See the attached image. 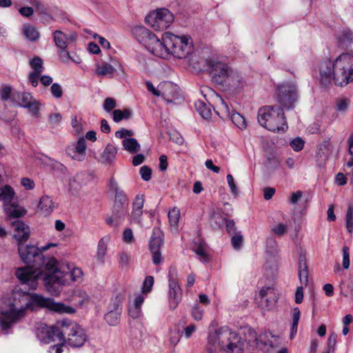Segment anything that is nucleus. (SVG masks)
I'll return each instance as SVG.
<instances>
[{"label": "nucleus", "instance_id": "obj_1", "mask_svg": "<svg viewBox=\"0 0 353 353\" xmlns=\"http://www.w3.org/2000/svg\"><path fill=\"white\" fill-rule=\"evenodd\" d=\"M0 301V328L4 334L11 333L13 326L20 321L28 310L46 307L58 313L73 314L75 310L61 303L54 302L52 299L46 298L36 293H28L23 290L14 291L13 301L2 305Z\"/></svg>", "mask_w": 353, "mask_h": 353}, {"label": "nucleus", "instance_id": "obj_2", "mask_svg": "<svg viewBox=\"0 0 353 353\" xmlns=\"http://www.w3.org/2000/svg\"><path fill=\"white\" fill-rule=\"evenodd\" d=\"M321 81L329 83L332 80L337 86H345L351 81L353 75V55L349 52L340 54L332 63L325 60L319 65Z\"/></svg>", "mask_w": 353, "mask_h": 353}, {"label": "nucleus", "instance_id": "obj_3", "mask_svg": "<svg viewBox=\"0 0 353 353\" xmlns=\"http://www.w3.org/2000/svg\"><path fill=\"white\" fill-rule=\"evenodd\" d=\"M18 252L21 261L27 266L18 268L16 276L22 285L27 286L29 290H35L38 285V279L41 276L37 267L41 260L42 254L39 253L38 247L24 244L19 245Z\"/></svg>", "mask_w": 353, "mask_h": 353}, {"label": "nucleus", "instance_id": "obj_4", "mask_svg": "<svg viewBox=\"0 0 353 353\" xmlns=\"http://www.w3.org/2000/svg\"><path fill=\"white\" fill-rule=\"evenodd\" d=\"M41 272L47 290L52 295L59 294L62 286L68 283V279L63 270L58 269V262L54 257H44L41 255V260L37 267Z\"/></svg>", "mask_w": 353, "mask_h": 353}, {"label": "nucleus", "instance_id": "obj_5", "mask_svg": "<svg viewBox=\"0 0 353 353\" xmlns=\"http://www.w3.org/2000/svg\"><path fill=\"white\" fill-rule=\"evenodd\" d=\"M208 343L227 353H241L243 343L240 336L229 327H216L212 323L209 328Z\"/></svg>", "mask_w": 353, "mask_h": 353}, {"label": "nucleus", "instance_id": "obj_6", "mask_svg": "<svg viewBox=\"0 0 353 353\" xmlns=\"http://www.w3.org/2000/svg\"><path fill=\"white\" fill-rule=\"evenodd\" d=\"M259 124L274 132H285L288 126L282 108L278 106L265 105L258 111Z\"/></svg>", "mask_w": 353, "mask_h": 353}, {"label": "nucleus", "instance_id": "obj_7", "mask_svg": "<svg viewBox=\"0 0 353 353\" xmlns=\"http://www.w3.org/2000/svg\"><path fill=\"white\" fill-rule=\"evenodd\" d=\"M135 33L139 35V41L143 44L149 52L159 58H170V52L165 43V32L163 34L161 39L144 27L137 28Z\"/></svg>", "mask_w": 353, "mask_h": 353}, {"label": "nucleus", "instance_id": "obj_8", "mask_svg": "<svg viewBox=\"0 0 353 353\" xmlns=\"http://www.w3.org/2000/svg\"><path fill=\"white\" fill-rule=\"evenodd\" d=\"M165 43L168 46L170 57L173 56L177 59H184L192 52V41L188 35L179 36L166 32Z\"/></svg>", "mask_w": 353, "mask_h": 353}, {"label": "nucleus", "instance_id": "obj_9", "mask_svg": "<svg viewBox=\"0 0 353 353\" xmlns=\"http://www.w3.org/2000/svg\"><path fill=\"white\" fill-rule=\"evenodd\" d=\"M58 325H61L64 342H65V335H68L67 341L70 346L80 347L86 341L85 333L78 324L63 319L58 321Z\"/></svg>", "mask_w": 353, "mask_h": 353}, {"label": "nucleus", "instance_id": "obj_10", "mask_svg": "<svg viewBox=\"0 0 353 353\" xmlns=\"http://www.w3.org/2000/svg\"><path fill=\"white\" fill-rule=\"evenodd\" d=\"M146 23L155 30H163L174 21L173 14L166 8L157 9L145 17Z\"/></svg>", "mask_w": 353, "mask_h": 353}, {"label": "nucleus", "instance_id": "obj_11", "mask_svg": "<svg viewBox=\"0 0 353 353\" xmlns=\"http://www.w3.org/2000/svg\"><path fill=\"white\" fill-rule=\"evenodd\" d=\"M182 290L177 281V271L170 268L168 272V304L170 310H174L182 299Z\"/></svg>", "mask_w": 353, "mask_h": 353}, {"label": "nucleus", "instance_id": "obj_12", "mask_svg": "<svg viewBox=\"0 0 353 353\" xmlns=\"http://www.w3.org/2000/svg\"><path fill=\"white\" fill-rule=\"evenodd\" d=\"M296 99V88L294 84L285 83L276 87V101L283 108L290 109L293 108Z\"/></svg>", "mask_w": 353, "mask_h": 353}, {"label": "nucleus", "instance_id": "obj_13", "mask_svg": "<svg viewBox=\"0 0 353 353\" xmlns=\"http://www.w3.org/2000/svg\"><path fill=\"white\" fill-rule=\"evenodd\" d=\"M36 334L39 341L44 343L64 342L62 327L61 325H58V321L52 326L41 325L37 328Z\"/></svg>", "mask_w": 353, "mask_h": 353}, {"label": "nucleus", "instance_id": "obj_14", "mask_svg": "<svg viewBox=\"0 0 353 353\" xmlns=\"http://www.w3.org/2000/svg\"><path fill=\"white\" fill-rule=\"evenodd\" d=\"M209 70L214 82L225 85L233 70L226 63L216 60H210L209 61Z\"/></svg>", "mask_w": 353, "mask_h": 353}, {"label": "nucleus", "instance_id": "obj_15", "mask_svg": "<svg viewBox=\"0 0 353 353\" xmlns=\"http://www.w3.org/2000/svg\"><path fill=\"white\" fill-rule=\"evenodd\" d=\"M12 103L23 108H27L33 116L37 117L41 107V103L33 97L31 93L17 92L15 99L12 100Z\"/></svg>", "mask_w": 353, "mask_h": 353}, {"label": "nucleus", "instance_id": "obj_16", "mask_svg": "<svg viewBox=\"0 0 353 353\" xmlns=\"http://www.w3.org/2000/svg\"><path fill=\"white\" fill-rule=\"evenodd\" d=\"M219 104L218 105L219 111L217 114L220 117H229L232 122L240 130H245L247 127L245 118L239 113L231 110L227 103L222 99L219 98Z\"/></svg>", "mask_w": 353, "mask_h": 353}, {"label": "nucleus", "instance_id": "obj_17", "mask_svg": "<svg viewBox=\"0 0 353 353\" xmlns=\"http://www.w3.org/2000/svg\"><path fill=\"white\" fill-rule=\"evenodd\" d=\"M134 132L121 128L115 132V137L122 139L123 148L130 154H136L141 150L138 141L133 138Z\"/></svg>", "mask_w": 353, "mask_h": 353}, {"label": "nucleus", "instance_id": "obj_18", "mask_svg": "<svg viewBox=\"0 0 353 353\" xmlns=\"http://www.w3.org/2000/svg\"><path fill=\"white\" fill-rule=\"evenodd\" d=\"M277 296L272 287H263L256 296L258 305L264 310L272 309L276 304Z\"/></svg>", "mask_w": 353, "mask_h": 353}, {"label": "nucleus", "instance_id": "obj_19", "mask_svg": "<svg viewBox=\"0 0 353 353\" xmlns=\"http://www.w3.org/2000/svg\"><path fill=\"white\" fill-rule=\"evenodd\" d=\"M110 190L114 193V209H121L128 211L129 200L127 194L121 190L115 179L111 178L109 181Z\"/></svg>", "mask_w": 353, "mask_h": 353}, {"label": "nucleus", "instance_id": "obj_20", "mask_svg": "<svg viewBox=\"0 0 353 353\" xmlns=\"http://www.w3.org/2000/svg\"><path fill=\"white\" fill-rule=\"evenodd\" d=\"M161 232L158 228H154L150 240V250L152 254V262L157 265L161 262L160 248L162 245Z\"/></svg>", "mask_w": 353, "mask_h": 353}, {"label": "nucleus", "instance_id": "obj_21", "mask_svg": "<svg viewBox=\"0 0 353 353\" xmlns=\"http://www.w3.org/2000/svg\"><path fill=\"white\" fill-rule=\"evenodd\" d=\"M86 148L85 139L83 137H80L76 143L66 148V153L73 160L83 161L85 158Z\"/></svg>", "mask_w": 353, "mask_h": 353}, {"label": "nucleus", "instance_id": "obj_22", "mask_svg": "<svg viewBox=\"0 0 353 353\" xmlns=\"http://www.w3.org/2000/svg\"><path fill=\"white\" fill-rule=\"evenodd\" d=\"M122 312L121 301L118 296L112 299L109 305V311L105 315V320L111 326L117 325Z\"/></svg>", "mask_w": 353, "mask_h": 353}, {"label": "nucleus", "instance_id": "obj_23", "mask_svg": "<svg viewBox=\"0 0 353 353\" xmlns=\"http://www.w3.org/2000/svg\"><path fill=\"white\" fill-rule=\"evenodd\" d=\"M12 226L14 230V238L17 241L18 245L23 244V243L26 241L30 236V228L23 222L16 220L12 223Z\"/></svg>", "mask_w": 353, "mask_h": 353}, {"label": "nucleus", "instance_id": "obj_24", "mask_svg": "<svg viewBox=\"0 0 353 353\" xmlns=\"http://www.w3.org/2000/svg\"><path fill=\"white\" fill-rule=\"evenodd\" d=\"M77 34L74 32L65 34L61 30H56L53 34L55 45L59 49H66L68 45L70 43L74 41L77 39Z\"/></svg>", "mask_w": 353, "mask_h": 353}, {"label": "nucleus", "instance_id": "obj_25", "mask_svg": "<svg viewBox=\"0 0 353 353\" xmlns=\"http://www.w3.org/2000/svg\"><path fill=\"white\" fill-rule=\"evenodd\" d=\"M120 65L117 59H111V63L103 62L101 64L97 65L95 74L98 77H112L117 70L116 68Z\"/></svg>", "mask_w": 353, "mask_h": 353}, {"label": "nucleus", "instance_id": "obj_26", "mask_svg": "<svg viewBox=\"0 0 353 353\" xmlns=\"http://www.w3.org/2000/svg\"><path fill=\"white\" fill-rule=\"evenodd\" d=\"M246 85L245 78L237 71L232 70L225 86L234 90H240Z\"/></svg>", "mask_w": 353, "mask_h": 353}, {"label": "nucleus", "instance_id": "obj_27", "mask_svg": "<svg viewBox=\"0 0 353 353\" xmlns=\"http://www.w3.org/2000/svg\"><path fill=\"white\" fill-rule=\"evenodd\" d=\"M128 210L112 208V212L110 216L105 219V223L112 228H118L124 221Z\"/></svg>", "mask_w": 353, "mask_h": 353}, {"label": "nucleus", "instance_id": "obj_28", "mask_svg": "<svg viewBox=\"0 0 353 353\" xmlns=\"http://www.w3.org/2000/svg\"><path fill=\"white\" fill-rule=\"evenodd\" d=\"M161 90L160 97L163 98L167 103L172 102V97L176 94L177 87L170 81H164L159 83Z\"/></svg>", "mask_w": 353, "mask_h": 353}, {"label": "nucleus", "instance_id": "obj_29", "mask_svg": "<svg viewBox=\"0 0 353 353\" xmlns=\"http://www.w3.org/2000/svg\"><path fill=\"white\" fill-rule=\"evenodd\" d=\"M338 45L341 48L350 47L352 43V33L350 29L343 28L337 34Z\"/></svg>", "mask_w": 353, "mask_h": 353}, {"label": "nucleus", "instance_id": "obj_30", "mask_svg": "<svg viewBox=\"0 0 353 353\" xmlns=\"http://www.w3.org/2000/svg\"><path fill=\"white\" fill-rule=\"evenodd\" d=\"M62 269V272L65 274V277L68 274H70L72 281H78L83 276L82 270L79 268L76 267L74 264L66 263L63 265Z\"/></svg>", "mask_w": 353, "mask_h": 353}, {"label": "nucleus", "instance_id": "obj_31", "mask_svg": "<svg viewBox=\"0 0 353 353\" xmlns=\"http://www.w3.org/2000/svg\"><path fill=\"white\" fill-rule=\"evenodd\" d=\"M299 277L301 283L306 286L308 283V270L304 254H300L299 258Z\"/></svg>", "mask_w": 353, "mask_h": 353}, {"label": "nucleus", "instance_id": "obj_32", "mask_svg": "<svg viewBox=\"0 0 353 353\" xmlns=\"http://www.w3.org/2000/svg\"><path fill=\"white\" fill-rule=\"evenodd\" d=\"M117 153V148L112 144H108L103 150L99 161L103 164H111Z\"/></svg>", "mask_w": 353, "mask_h": 353}, {"label": "nucleus", "instance_id": "obj_33", "mask_svg": "<svg viewBox=\"0 0 353 353\" xmlns=\"http://www.w3.org/2000/svg\"><path fill=\"white\" fill-rule=\"evenodd\" d=\"M22 33L28 40L32 42L37 41L40 37V33L37 28L28 23L23 25Z\"/></svg>", "mask_w": 353, "mask_h": 353}, {"label": "nucleus", "instance_id": "obj_34", "mask_svg": "<svg viewBox=\"0 0 353 353\" xmlns=\"http://www.w3.org/2000/svg\"><path fill=\"white\" fill-rule=\"evenodd\" d=\"M39 208L44 215L50 214L54 208L52 199L48 196H42L39 203Z\"/></svg>", "mask_w": 353, "mask_h": 353}, {"label": "nucleus", "instance_id": "obj_35", "mask_svg": "<svg viewBox=\"0 0 353 353\" xmlns=\"http://www.w3.org/2000/svg\"><path fill=\"white\" fill-rule=\"evenodd\" d=\"M195 108L198 113L205 119H208L211 117L212 110L209 104H207L202 100H197L195 103Z\"/></svg>", "mask_w": 353, "mask_h": 353}, {"label": "nucleus", "instance_id": "obj_36", "mask_svg": "<svg viewBox=\"0 0 353 353\" xmlns=\"http://www.w3.org/2000/svg\"><path fill=\"white\" fill-rule=\"evenodd\" d=\"M17 92H14L13 88L8 84L1 85L0 88V97L3 101H10L15 99Z\"/></svg>", "mask_w": 353, "mask_h": 353}, {"label": "nucleus", "instance_id": "obj_37", "mask_svg": "<svg viewBox=\"0 0 353 353\" xmlns=\"http://www.w3.org/2000/svg\"><path fill=\"white\" fill-rule=\"evenodd\" d=\"M108 239L102 238L99 240L96 254V259L101 263L105 262V256L107 252Z\"/></svg>", "mask_w": 353, "mask_h": 353}, {"label": "nucleus", "instance_id": "obj_38", "mask_svg": "<svg viewBox=\"0 0 353 353\" xmlns=\"http://www.w3.org/2000/svg\"><path fill=\"white\" fill-rule=\"evenodd\" d=\"M5 211L9 218H19L23 216L26 212L23 208L14 205L6 206Z\"/></svg>", "mask_w": 353, "mask_h": 353}, {"label": "nucleus", "instance_id": "obj_39", "mask_svg": "<svg viewBox=\"0 0 353 353\" xmlns=\"http://www.w3.org/2000/svg\"><path fill=\"white\" fill-rule=\"evenodd\" d=\"M300 315L301 312L299 309L298 307L294 308L292 314V323L290 327V339H294L296 334Z\"/></svg>", "mask_w": 353, "mask_h": 353}, {"label": "nucleus", "instance_id": "obj_40", "mask_svg": "<svg viewBox=\"0 0 353 353\" xmlns=\"http://www.w3.org/2000/svg\"><path fill=\"white\" fill-rule=\"evenodd\" d=\"M0 201H2L5 203H8L11 201L12 197L14 196L13 189L8 186L5 185L4 187H1V181H0Z\"/></svg>", "mask_w": 353, "mask_h": 353}, {"label": "nucleus", "instance_id": "obj_41", "mask_svg": "<svg viewBox=\"0 0 353 353\" xmlns=\"http://www.w3.org/2000/svg\"><path fill=\"white\" fill-rule=\"evenodd\" d=\"M193 251L198 255L199 260L202 263L209 261V256L207 254L205 245L203 243L201 242L196 247L193 248Z\"/></svg>", "mask_w": 353, "mask_h": 353}, {"label": "nucleus", "instance_id": "obj_42", "mask_svg": "<svg viewBox=\"0 0 353 353\" xmlns=\"http://www.w3.org/2000/svg\"><path fill=\"white\" fill-rule=\"evenodd\" d=\"M288 226L286 223L278 222L275 223L271 227V232L278 236H282L287 234Z\"/></svg>", "mask_w": 353, "mask_h": 353}, {"label": "nucleus", "instance_id": "obj_43", "mask_svg": "<svg viewBox=\"0 0 353 353\" xmlns=\"http://www.w3.org/2000/svg\"><path fill=\"white\" fill-rule=\"evenodd\" d=\"M132 112L130 109H125L124 110H115L112 113V118L115 122H119L123 119H128L130 117Z\"/></svg>", "mask_w": 353, "mask_h": 353}, {"label": "nucleus", "instance_id": "obj_44", "mask_svg": "<svg viewBox=\"0 0 353 353\" xmlns=\"http://www.w3.org/2000/svg\"><path fill=\"white\" fill-rule=\"evenodd\" d=\"M85 122H82L81 119L76 115L71 117V125L77 134H81L83 132Z\"/></svg>", "mask_w": 353, "mask_h": 353}, {"label": "nucleus", "instance_id": "obj_45", "mask_svg": "<svg viewBox=\"0 0 353 353\" xmlns=\"http://www.w3.org/2000/svg\"><path fill=\"white\" fill-rule=\"evenodd\" d=\"M330 143L329 141H324L322 144L319 145V151L317 152V155L325 160L328 158L330 154Z\"/></svg>", "mask_w": 353, "mask_h": 353}, {"label": "nucleus", "instance_id": "obj_46", "mask_svg": "<svg viewBox=\"0 0 353 353\" xmlns=\"http://www.w3.org/2000/svg\"><path fill=\"white\" fill-rule=\"evenodd\" d=\"M168 219L170 225L176 226L180 219V211L177 208H173L168 212Z\"/></svg>", "mask_w": 353, "mask_h": 353}, {"label": "nucleus", "instance_id": "obj_47", "mask_svg": "<svg viewBox=\"0 0 353 353\" xmlns=\"http://www.w3.org/2000/svg\"><path fill=\"white\" fill-rule=\"evenodd\" d=\"M30 65L33 70L32 72H34L42 73L44 70V67L43 65V60L38 57H35L31 59L30 61Z\"/></svg>", "mask_w": 353, "mask_h": 353}, {"label": "nucleus", "instance_id": "obj_48", "mask_svg": "<svg viewBox=\"0 0 353 353\" xmlns=\"http://www.w3.org/2000/svg\"><path fill=\"white\" fill-rule=\"evenodd\" d=\"M341 292L344 296H347L353 293V286L350 280H343L340 284Z\"/></svg>", "mask_w": 353, "mask_h": 353}, {"label": "nucleus", "instance_id": "obj_49", "mask_svg": "<svg viewBox=\"0 0 353 353\" xmlns=\"http://www.w3.org/2000/svg\"><path fill=\"white\" fill-rule=\"evenodd\" d=\"M75 296L78 299L77 302L80 307L86 306L91 301L90 296L83 291L77 292Z\"/></svg>", "mask_w": 353, "mask_h": 353}, {"label": "nucleus", "instance_id": "obj_50", "mask_svg": "<svg viewBox=\"0 0 353 353\" xmlns=\"http://www.w3.org/2000/svg\"><path fill=\"white\" fill-rule=\"evenodd\" d=\"M204 309L199 305L197 303H194L191 310L192 317L197 321L202 319L203 316Z\"/></svg>", "mask_w": 353, "mask_h": 353}, {"label": "nucleus", "instance_id": "obj_51", "mask_svg": "<svg viewBox=\"0 0 353 353\" xmlns=\"http://www.w3.org/2000/svg\"><path fill=\"white\" fill-rule=\"evenodd\" d=\"M351 103L350 99H339L336 103V110L339 112H345Z\"/></svg>", "mask_w": 353, "mask_h": 353}, {"label": "nucleus", "instance_id": "obj_52", "mask_svg": "<svg viewBox=\"0 0 353 353\" xmlns=\"http://www.w3.org/2000/svg\"><path fill=\"white\" fill-rule=\"evenodd\" d=\"M34 6L35 8V11L39 15L41 16L43 19H48L50 18V14L47 12V9L40 1L34 2Z\"/></svg>", "mask_w": 353, "mask_h": 353}, {"label": "nucleus", "instance_id": "obj_53", "mask_svg": "<svg viewBox=\"0 0 353 353\" xmlns=\"http://www.w3.org/2000/svg\"><path fill=\"white\" fill-rule=\"evenodd\" d=\"M196 330V325L194 323H190L183 328L181 333V336H184L186 339H188L192 336Z\"/></svg>", "mask_w": 353, "mask_h": 353}, {"label": "nucleus", "instance_id": "obj_54", "mask_svg": "<svg viewBox=\"0 0 353 353\" xmlns=\"http://www.w3.org/2000/svg\"><path fill=\"white\" fill-rule=\"evenodd\" d=\"M343 261L342 265L344 269H348L350 265V248L344 245L342 249Z\"/></svg>", "mask_w": 353, "mask_h": 353}, {"label": "nucleus", "instance_id": "obj_55", "mask_svg": "<svg viewBox=\"0 0 353 353\" xmlns=\"http://www.w3.org/2000/svg\"><path fill=\"white\" fill-rule=\"evenodd\" d=\"M145 199L143 194H137L132 203V209L143 210Z\"/></svg>", "mask_w": 353, "mask_h": 353}, {"label": "nucleus", "instance_id": "obj_56", "mask_svg": "<svg viewBox=\"0 0 353 353\" xmlns=\"http://www.w3.org/2000/svg\"><path fill=\"white\" fill-rule=\"evenodd\" d=\"M353 322V316L351 314H347L345 316L342 320L343 323V330L342 333L344 336H346L349 332V325Z\"/></svg>", "mask_w": 353, "mask_h": 353}, {"label": "nucleus", "instance_id": "obj_57", "mask_svg": "<svg viewBox=\"0 0 353 353\" xmlns=\"http://www.w3.org/2000/svg\"><path fill=\"white\" fill-rule=\"evenodd\" d=\"M154 280L152 276H147L144 280L142 291L143 293H148L152 290Z\"/></svg>", "mask_w": 353, "mask_h": 353}, {"label": "nucleus", "instance_id": "obj_58", "mask_svg": "<svg viewBox=\"0 0 353 353\" xmlns=\"http://www.w3.org/2000/svg\"><path fill=\"white\" fill-rule=\"evenodd\" d=\"M305 145V141L300 137H296L290 141V146L296 151H301Z\"/></svg>", "mask_w": 353, "mask_h": 353}, {"label": "nucleus", "instance_id": "obj_59", "mask_svg": "<svg viewBox=\"0 0 353 353\" xmlns=\"http://www.w3.org/2000/svg\"><path fill=\"white\" fill-rule=\"evenodd\" d=\"M243 236L241 235V234L240 232L235 233L234 235L232 236V239H231V242H232V245L233 248L235 250H239L243 243Z\"/></svg>", "mask_w": 353, "mask_h": 353}, {"label": "nucleus", "instance_id": "obj_60", "mask_svg": "<svg viewBox=\"0 0 353 353\" xmlns=\"http://www.w3.org/2000/svg\"><path fill=\"white\" fill-rule=\"evenodd\" d=\"M52 96L56 99H60L63 95V90L61 85L58 83H52L50 88Z\"/></svg>", "mask_w": 353, "mask_h": 353}, {"label": "nucleus", "instance_id": "obj_61", "mask_svg": "<svg viewBox=\"0 0 353 353\" xmlns=\"http://www.w3.org/2000/svg\"><path fill=\"white\" fill-rule=\"evenodd\" d=\"M227 182L228 184V186L230 189L231 192L234 196H238V188L236 185H235L234 178L232 174H228L226 176Z\"/></svg>", "mask_w": 353, "mask_h": 353}, {"label": "nucleus", "instance_id": "obj_62", "mask_svg": "<svg viewBox=\"0 0 353 353\" xmlns=\"http://www.w3.org/2000/svg\"><path fill=\"white\" fill-rule=\"evenodd\" d=\"M346 227L350 233L353 231V220H352V207L349 206L348 210L346 214Z\"/></svg>", "mask_w": 353, "mask_h": 353}, {"label": "nucleus", "instance_id": "obj_63", "mask_svg": "<svg viewBox=\"0 0 353 353\" xmlns=\"http://www.w3.org/2000/svg\"><path fill=\"white\" fill-rule=\"evenodd\" d=\"M139 173L142 179L145 181H148L151 179L152 170L148 166H142L139 170Z\"/></svg>", "mask_w": 353, "mask_h": 353}, {"label": "nucleus", "instance_id": "obj_64", "mask_svg": "<svg viewBox=\"0 0 353 353\" xmlns=\"http://www.w3.org/2000/svg\"><path fill=\"white\" fill-rule=\"evenodd\" d=\"M103 107L106 112H110L116 107V101L113 98H107L104 101Z\"/></svg>", "mask_w": 353, "mask_h": 353}]
</instances>
